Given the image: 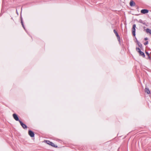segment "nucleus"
<instances>
[{
	"mask_svg": "<svg viewBox=\"0 0 151 151\" xmlns=\"http://www.w3.org/2000/svg\"><path fill=\"white\" fill-rule=\"evenodd\" d=\"M25 30V31H26V32H27V31H26V30Z\"/></svg>",
	"mask_w": 151,
	"mask_h": 151,
	"instance_id": "23",
	"label": "nucleus"
},
{
	"mask_svg": "<svg viewBox=\"0 0 151 151\" xmlns=\"http://www.w3.org/2000/svg\"><path fill=\"white\" fill-rule=\"evenodd\" d=\"M114 33H115V34L118 41L120 43V37L118 33L117 32V31L115 29L114 30Z\"/></svg>",
	"mask_w": 151,
	"mask_h": 151,
	"instance_id": "3",
	"label": "nucleus"
},
{
	"mask_svg": "<svg viewBox=\"0 0 151 151\" xmlns=\"http://www.w3.org/2000/svg\"><path fill=\"white\" fill-rule=\"evenodd\" d=\"M138 22H139V23H142V24H143L145 25H146V26H147V25H146V23L144 21H142V19H139V20Z\"/></svg>",
	"mask_w": 151,
	"mask_h": 151,
	"instance_id": "12",
	"label": "nucleus"
},
{
	"mask_svg": "<svg viewBox=\"0 0 151 151\" xmlns=\"http://www.w3.org/2000/svg\"><path fill=\"white\" fill-rule=\"evenodd\" d=\"M21 125L22 126L23 128L24 129H26L27 128V126L24 124L22 121H20L19 122Z\"/></svg>",
	"mask_w": 151,
	"mask_h": 151,
	"instance_id": "6",
	"label": "nucleus"
},
{
	"mask_svg": "<svg viewBox=\"0 0 151 151\" xmlns=\"http://www.w3.org/2000/svg\"><path fill=\"white\" fill-rule=\"evenodd\" d=\"M137 45L138 46L140 47L141 48L142 47V44L140 43L137 40Z\"/></svg>",
	"mask_w": 151,
	"mask_h": 151,
	"instance_id": "11",
	"label": "nucleus"
},
{
	"mask_svg": "<svg viewBox=\"0 0 151 151\" xmlns=\"http://www.w3.org/2000/svg\"><path fill=\"white\" fill-rule=\"evenodd\" d=\"M136 51L137 52H138V53H139V52H140L141 51L140 49L139 48V47H137L136 48Z\"/></svg>",
	"mask_w": 151,
	"mask_h": 151,
	"instance_id": "14",
	"label": "nucleus"
},
{
	"mask_svg": "<svg viewBox=\"0 0 151 151\" xmlns=\"http://www.w3.org/2000/svg\"><path fill=\"white\" fill-rule=\"evenodd\" d=\"M136 25L135 24H134L132 26V33L133 36L135 37L136 36Z\"/></svg>",
	"mask_w": 151,
	"mask_h": 151,
	"instance_id": "1",
	"label": "nucleus"
},
{
	"mask_svg": "<svg viewBox=\"0 0 151 151\" xmlns=\"http://www.w3.org/2000/svg\"><path fill=\"white\" fill-rule=\"evenodd\" d=\"M148 12L149 10L147 9H142L141 11V13L144 14L147 13Z\"/></svg>",
	"mask_w": 151,
	"mask_h": 151,
	"instance_id": "7",
	"label": "nucleus"
},
{
	"mask_svg": "<svg viewBox=\"0 0 151 151\" xmlns=\"http://www.w3.org/2000/svg\"><path fill=\"white\" fill-rule=\"evenodd\" d=\"M130 5L131 6H133L135 5V3L132 0H131L129 3Z\"/></svg>",
	"mask_w": 151,
	"mask_h": 151,
	"instance_id": "9",
	"label": "nucleus"
},
{
	"mask_svg": "<svg viewBox=\"0 0 151 151\" xmlns=\"http://www.w3.org/2000/svg\"><path fill=\"white\" fill-rule=\"evenodd\" d=\"M21 24H22V26L23 27V28L25 30V27L24 24L23 22H22Z\"/></svg>",
	"mask_w": 151,
	"mask_h": 151,
	"instance_id": "15",
	"label": "nucleus"
},
{
	"mask_svg": "<svg viewBox=\"0 0 151 151\" xmlns=\"http://www.w3.org/2000/svg\"><path fill=\"white\" fill-rule=\"evenodd\" d=\"M21 23H22V22H23V21L22 18V17L21 16Z\"/></svg>",
	"mask_w": 151,
	"mask_h": 151,
	"instance_id": "18",
	"label": "nucleus"
},
{
	"mask_svg": "<svg viewBox=\"0 0 151 151\" xmlns=\"http://www.w3.org/2000/svg\"><path fill=\"white\" fill-rule=\"evenodd\" d=\"M148 43V41H146L144 43V44L145 45H147Z\"/></svg>",
	"mask_w": 151,
	"mask_h": 151,
	"instance_id": "16",
	"label": "nucleus"
},
{
	"mask_svg": "<svg viewBox=\"0 0 151 151\" xmlns=\"http://www.w3.org/2000/svg\"><path fill=\"white\" fill-rule=\"evenodd\" d=\"M146 32L147 33H149L151 35V29L149 28H147L146 29Z\"/></svg>",
	"mask_w": 151,
	"mask_h": 151,
	"instance_id": "13",
	"label": "nucleus"
},
{
	"mask_svg": "<svg viewBox=\"0 0 151 151\" xmlns=\"http://www.w3.org/2000/svg\"><path fill=\"white\" fill-rule=\"evenodd\" d=\"M135 40H136V41H137V38H136V37H135Z\"/></svg>",
	"mask_w": 151,
	"mask_h": 151,
	"instance_id": "21",
	"label": "nucleus"
},
{
	"mask_svg": "<svg viewBox=\"0 0 151 151\" xmlns=\"http://www.w3.org/2000/svg\"><path fill=\"white\" fill-rule=\"evenodd\" d=\"M29 135L31 137H33L35 136L34 132L31 130H29L28 132Z\"/></svg>",
	"mask_w": 151,
	"mask_h": 151,
	"instance_id": "4",
	"label": "nucleus"
},
{
	"mask_svg": "<svg viewBox=\"0 0 151 151\" xmlns=\"http://www.w3.org/2000/svg\"><path fill=\"white\" fill-rule=\"evenodd\" d=\"M25 30V31H26V32H27V31H26V30Z\"/></svg>",
	"mask_w": 151,
	"mask_h": 151,
	"instance_id": "22",
	"label": "nucleus"
},
{
	"mask_svg": "<svg viewBox=\"0 0 151 151\" xmlns=\"http://www.w3.org/2000/svg\"><path fill=\"white\" fill-rule=\"evenodd\" d=\"M148 57L149 59H151V57L150 56V55L149 56H148Z\"/></svg>",
	"mask_w": 151,
	"mask_h": 151,
	"instance_id": "20",
	"label": "nucleus"
},
{
	"mask_svg": "<svg viewBox=\"0 0 151 151\" xmlns=\"http://www.w3.org/2000/svg\"><path fill=\"white\" fill-rule=\"evenodd\" d=\"M139 55L142 56L143 58H145V55L144 53L142 51L139 52Z\"/></svg>",
	"mask_w": 151,
	"mask_h": 151,
	"instance_id": "10",
	"label": "nucleus"
},
{
	"mask_svg": "<svg viewBox=\"0 0 151 151\" xmlns=\"http://www.w3.org/2000/svg\"><path fill=\"white\" fill-rule=\"evenodd\" d=\"M45 142L48 145H51L52 146L54 147H57L58 146L54 144L53 142H50L49 140H46Z\"/></svg>",
	"mask_w": 151,
	"mask_h": 151,
	"instance_id": "2",
	"label": "nucleus"
},
{
	"mask_svg": "<svg viewBox=\"0 0 151 151\" xmlns=\"http://www.w3.org/2000/svg\"><path fill=\"white\" fill-rule=\"evenodd\" d=\"M13 116L14 119L16 121H18L19 122L20 120L18 116L17 115L16 113H14L13 114Z\"/></svg>",
	"mask_w": 151,
	"mask_h": 151,
	"instance_id": "5",
	"label": "nucleus"
},
{
	"mask_svg": "<svg viewBox=\"0 0 151 151\" xmlns=\"http://www.w3.org/2000/svg\"><path fill=\"white\" fill-rule=\"evenodd\" d=\"M148 40V38L147 37H145L144 38V40Z\"/></svg>",
	"mask_w": 151,
	"mask_h": 151,
	"instance_id": "19",
	"label": "nucleus"
},
{
	"mask_svg": "<svg viewBox=\"0 0 151 151\" xmlns=\"http://www.w3.org/2000/svg\"><path fill=\"white\" fill-rule=\"evenodd\" d=\"M145 92L147 94L150 93V91L149 88H145Z\"/></svg>",
	"mask_w": 151,
	"mask_h": 151,
	"instance_id": "8",
	"label": "nucleus"
},
{
	"mask_svg": "<svg viewBox=\"0 0 151 151\" xmlns=\"http://www.w3.org/2000/svg\"><path fill=\"white\" fill-rule=\"evenodd\" d=\"M145 53L146 54V55L147 56H149L150 55L149 52L147 51H145Z\"/></svg>",
	"mask_w": 151,
	"mask_h": 151,
	"instance_id": "17",
	"label": "nucleus"
}]
</instances>
